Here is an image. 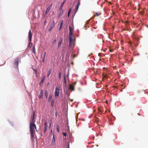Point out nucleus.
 <instances>
[{
	"instance_id": "obj_1",
	"label": "nucleus",
	"mask_w": 148,
	"mask_h": 148,
	"mask_svg": "<svg viewBox=\"0 0 148 148\" xmlns=\"http://www.w3.org/2000/svg\"><path fill=\"white\" fill-rule=\"evenodd\" d=\"M35 130L37 131L36 125L35 123H30V132L31 136V138L33 139L35 134Z\"/></svg>"
},
{
	"instance_id": "obj_2",
	"label": "nucleus",
	"mask_w": 148,
	"mask_h": 148,
	"mask_svg": "<svg viewBox=\"0 0 148 148\" xmlns=\"http://www.w3.org/2000/svg\"><path fill=\"white\" fill-rule=\"evenodd\" d=\"M70 29V33L69 34V48H73L74 47V45L73 44L72 42L73 40V33L72 32L73 29L71 28V26H69Z\"/></svg>"
},
{
	"instance_id": "obj_3",
	"label": "nucleus",
	"mask_w": 148,
	"mask_h": 148,
	"mask_svg": "<svg viewBox=\"0 0 148 148\" xmlns=\"http://www.w3.org/2000/svg\"><path fill=\"white\" fill-rule=\"evenodd\" d=\"M28 38L29 40V43L28 45V47L30 48L32 45V43L31 42L32 38V34L31 32V30H30L28 33Z\"/></svg>"
},
{
	"instance_id": "obj_4",
	"label": "nucleus",
	"mask_w": 148,
	"mask_h": 148,
	"mask_svg": "<svg viewBox=\"0 0 148 148\" xmlns=\"http://www.w3.org/2000/svg\"><path fill=\"white\" fill-rule=\"evenodd\" d=\"M59 89L58 87H56L55 88V90L54 92L55 96L57 98L59 95Z\"/></svg>"
},
{
	"instance_id": "obj_5",
	"label": "nucleus",
	"mask_w": 148,
	"mask_h": 148,
	"mask_svg": "<svg viewBox=\"0 0 148 148\" xmlns=\"http://www.w3.org/2000/svg\"><path fill=\"white\" fill-rule=\"evenodd\" d=\"M35 112H33L32 116L31 117V121L30 123H35Z\"/></svg>"
},
{
	"instance_id": "obj_6",
	"label": "nucleus",
	"mask_w": 148,
	"mask_h": 148,
	"mask_svg": "<svg viewBox=\"0 0 148 148\" xmlns=\"http://www.w3.org/2000/svg\"><path fill=\"white\" fill-rule=\"evenodd\" d=\"M43 90H40V92L38 96V98L39 99H42L43 97Z\"/></svg>"
},
{
	"instance_id": "obj_7",
	"label": "nucleus",
	"mask_w": 148,
	"mask_h": 148,
	"mask_svg": "<svg viewBox=\"0 0 148 148\" xmlns=\"http://www.w3.org/2000/svg\"><path fill=\"white\" fill-rule=\"evenodd\" d=\"M54 25H55V22H54V21H53L50 26V27L49 29V31H51Z\"/></svg>"
},
{
	"instance_id": "obj_8",
	"label": "nucleus",
	"mask_w": 148,
	"mask_h": 148,
	"mask_svg": "<svg viewBox=\"0 0 148 148\" xmlns=\"http://www.w3.org/2000/svg\"><path fill=\"white\" fill-rule=\"evenodd\" d=\"M18 59L16 58L15 60V63L14 64V65L17 68H18Z\"/></svg>"
},
{
	"instance_id": "obj_9",
	"label": "nucleus",
	"mask_w": 148,
	"mask_h": 148,
	"mask_svg": "<svg viewBox=\"0 0 148 148\" xmlns=\"http://www.w3.org/2000/svg\"><path fill=\"white\" fill-rule=\"evenodd\" d=\"M45 78H46V76H45V75L43 76V77L42 78V79L40 81V83H39V85H42L43 82H44V81L45 80Z\"/></svg>"
},
{
	"instance_id": "obj_10",
	"label": "nucleus",
	"mask_w": 148,
	"mask_h": 148,
	"mask_svg": "<svg viewBox=\"0 0 148 148\" xmlns=\"http://www.w3.org/2000/svg\"><path fill=\"white\" fill-rule=\"evenodd\" d=\"M52 4L51 3L47 8L45 12V14H47L49 11V10L51 8L52 6Z\"/></svg>"
},
{
	"instance_id": "obj_11",
	"label": "nucleus",
	"mask_w": 148,
	"mask_h": 148,
	"mask_svg": "<svg viewBox=\"0 0 148 148\" xmlns=\"http://www.w3.org/2000/svg\"><path fill=\"white\" fill-rule=\"evenodd\" d=\"M59 10H60V12H59V13L58 14V15L59 16H60L61 15H62V14L63 13V9H60V8H59Z\"/></svg>"
},
{
	"instance_id": "obj_12",
	"label": "nucleus",
	"mask_w": 148,
	"mask_h": 148,
	"mask_svg": "<svg viewBox=\"0 0 148 148\" xmlns=\"http://www.w3.org/2000/svg\"><path fill=\"white\" fill-rule=\"evenodd\" d=\"M47 123L46 122H45L44 123V126L43 127V130L44 132L45 133L47 130Z\"/></svg>"
},
{
	"instance_id": "obj_13",
	"label": "nucleus",
	"mask_w": 148,
	"mask_h": 148,
	"mask_svg": "<svg viewBox=\"0 0 148 148\" xmlns=\"http://www.w3.org/2000/svg\"><path fill=\"white\" fill-rule=\"evenodd\" d=\"M69 89L73 91L74 90V86L72 84H70L69 86Z\"/></svg>"
},
{
	"instance_id": "obj_14",
	"label": "nucleus",
	"mask_w": 148,
	"mask_h": 148,
	"mask_svg": "<svg viewBox=\"0 0 148 148\" xmlns=\"http://www.w3.org/2000/svg\"><path fill=\"white\" fill-rule=\"evenodd\" d=\"M52 95L51 94H50L49 96L48 101L50 102V101H52Z\"/></svg>"
},
{
	"instance_id": "obj_15",
	"label": "nucleus",
	"mask_w": 148,
	"mask_h": 148,
	"mask_svg": "<svg viewBox=\"0 0 148 148\" xmlns=\"http://www.w3.org/2000/svg\"><path fill=\"white\" fill-rule=\"evenodd\" d=\"M62 39L61 38L60 40L58 42V48L60 47L61 46V44L62 42Z\"/></svg>"
},
{
	"instance_id": "obj_16",
	"label": "nucleus",
	"mask_w": 148,
	"mask_h": 148,
	"mask_svg": "<svg viewBox=\"0 0 148 148\" xmlns=\"http://www.w3.org/2000/svg\"><path fill=\"white\" fill-rule=\"evenodd\" d=\"M79 5H80V2H78V3L77 5V7H76V10L75 12H76L77 11Z\"/></svg>"
},
{
	"instance_id": "obj_17",
	"label": "nucleus",
	"mask_w": 148,
	"mask_h": 148,
	"mask_svg": "<svg viewBox=\"0 0 148 148\" xmlns=\"http://www.w3.org/2000/svg\"><path fill=\"white\" fill-rule=\"evenodd\" d=\"M51 69H49L47 73V77H48L51 74Z\"/></svg>"
},
{
	"instance_id": "obj_18",
	"label": "nucleus",
	"mask_w": 148,
	"mask_h": 148,
	"mask_svg": "<svg viewBox=\"0 0 148 148\" xmlns=\"http://www.w3.org/2000/svg\"><path fill=\"white\" fill-rule=\"evenodd\" d=\"M65 1H66L65 0H64V1L60 5V9H62V7L64 5V4Z\"/></svg>"
},
{
	"instance_id": "obj_19",
	"label": "nucleus",
	"mask_w": 148,
	"mask_h": 148,
	"mask_svg": "<svg viewBox=\"0 0 148 148\" xmlns=\"http://www.w3.org/2000/svg\"><path fill=\"white\" fill-rule=\"evenodd\" d=\"M50 102H51V107H53L54 105V100H52V101H51Z\"/></svg>"
},
{
	"instance_id": "obj_20",
	"label": "nucleus",
	"mask_w": 148,
	"mask_h": 148,
	"mask_svg": "<svg viewBox=\"0 0 148 148\" xmlns=\"http://www.w3.org/2000/svg\"><path fill=\"white\" fill-rule=\"evenodd\" d=\"M63 21L62 20L61 22L60 23L59 29H60L62 27V26L63 25Z\"/></svg>"
},
{
	"instance_id": "obj_21",
	"label": "nucleus",
	"mask_w": 148,
	"mask_h": 148,
	"mask_svg": "<svg viewBox=\"0 0 148 148\" xmlns=\"http://www.w3.org/2000/svg\"><path fill=\"white\" fill-rule=\"evenodd\" d=\"M32 52L34 54H36V52H35V46H33V48L32 49Z\"/></svg>"
},
{
	"instance_id": "obj_22",
	"label": "nucleus",
	"mask_w": 148,
	"mask_h": 148,
	"mask_svg": "<svg viewBox=\"0 0 148 148\" xmlns=\"http://www.w3.org/2000/svg\"><path fill=\"white\" fill-rule=\"evenodd\" d=\"M56 129H57V131L58 132H59L60 128H59V126L58 125H57L56 126Z\"/></svg>"
},
{
	"instance_id": "obj_23",
	"label": "nucleus",
	"mask_w": 148,
	"mask_h": 148,
	"mask_svg": "<svg viewBox=\"0 0 148 148\" xmlns=\"http://www.w3.org/2000/svg\"><path fill=\"white\" fill-rule=\"evenodd\" d=\"M55 140L54 138V136L53 135V137L52 140V143H55Z\"/></svg>"
},
{
	"instance_id": "obj_24",
	"label": "nucleus",
	"mask_w": 148,
	"mask_h": 148,
	"mask_svg": "<svg viewBox=\"0 0 148 148\" xmlns=\"http://www.w3.org/2000/svg\"><path fill=\"white\" fill-rule=\"evenodd\" d=\"M45 96L46 97V98H47L48 96L47 93V91H46L45 93Z\"/></svg>"
},
{
	"instance_id": "obj_25",
	"label": "nucleus",
	"mask_w": 148,
	"mask_h": 148,
	"mask_svg": "<svg viewBox=\"0 0 148 148\" xmlns=\"http://www.w3.org/2000/svg\"><path fill=\"white\" fill-rule=\"evenodd\" d=\"M56 43V39H55L52 42V44L53 45L55 44Z\"/></svg>"
},
{
	"instance_id": "obj_26",
	"label": "nucleus",
	"mask_w": 148,
	"mask_h": 148,
	"mask_svg": "<svg viewBox=\"0 0 148 148\" xmlns=\"http://www.w3.org/2000/svg\"><path fill=\"white\" fill-rule=\"evenodd\" d=\"M34 71L35 72V73L36 75H37V71L36 69H34Z\"/></svg>"
},
{
	"instance_id": "obj_27",
	"label": "nucleus",
	"mask_w": 148,
	"mask_h": 148,
	"mask_svg": "<svg viewBox=\"0 0 148 148\" xmlns=\"http://www.w3.org/2000/svg\"><path fill=\"white\" fill-rule=\"evenodd\" d=\"M64 82L65 84V85H66V77H64Z\"/></svg>"
},
{
	"instance_id": "obj_28",
	"label": "nucleus",
	"mask_w": 148,
	"mask_h": 148,
	"mask_svg": "<svg viewBox=\"0 0 148 148\" xmlns=\"http://www.w3.org/2000/svg\"><path fill=\"white\" fill-rule=\"evenodd\" d=\"M63 135L65 136V137H66V133H65V132H63Z\"/></svg>"
},
{
	"instance_id": "obj_29",
	"label": "nucleus",
	"mask_w": 148,
	"mask_h": 148,
	"mask_svg": "<svg viewBox=\"0 0 148 148\" xmlns=\"http://www.w3.org/2000/svg\"><path fill=\"white\" fill-rule=\"evenodd\" d=\"M76 83V82H75L74 83H73L72 85H73V86H74L75 85Z\"/></svg>"
},
{
	"instance_id": "obj_30",
	"label": "nucleus",
	"mask_w": 148,
	"mask_h": 148,
	"mask_svg": "<svg viewBox=\"0 0 148 148\" xmlns=\"http://www.w3.org/2000/svg\"><path fill=\"white\" fill-rule=\"evenodd\" d=\"M58 115V112H56L55 113V116L56 117Z\"/></svg>"
},
{
	"instance_id": "obj_31",
	"label": "nucleus",
	"mask_w": 148,
	"mask_h": 148,
	"mask_svg": "<svg viewBox=\"0 0 148 148\" xmlns=\"http://www.w3.org/2000/svg\"><path fill=\"white\" fill-rule=\"evenodd\" d=\"M99 14H100L99 13H96L95 14V15H96L97 16H99Z\"/></svg>"
},
{
	"instance_id": "obj_32",
	"label": "nucleus",
	"mask_w": 148,
	"mask_h": 148,
	"mask_svg": "<svg viewBox=\"0 0 148 148\" xmlns=\"http://www.w3.org/2000/svg\"><path fill=\"white\" fill-rule=\"evenodd\" d=\"M59 77L60 78H61V73H60L59 74Z\"/></svg>"
},
{
	"instance_id": "obj_33",
	"label": "nucleus",
	"mask_w": 148,
	"mask_h": 148,
	"mask_svg": "<svg viewBox=\"0 0 148 148\" xmlns=\"http://www.w3.org/2000/svg\"><path fill=\"white\" fill-rule=\"evenodd\" d=\"M45 58V57H43V59H42V62H44Z\"/></svg>"
},
{
	"instance_id": "obj_34",
	"label": "nucleus",
	"mask_w": 148,
	"mask_h": 148,
	"mask_svg": "<svg viewBox=\"0 0 148 148\" xmlns=\"http://www.w3.org/2000/svg\"><path fill=\"white\" fill-rule=\"evenodd\" d=\"M71 9H70L68 11V13L69 14H70V13L71 12Z\"/></svg>"
},
{
	"instance_id": "obj_35",
	"label": "nucleus",
	"mask_w": 148,
	"mask_h": 148,
	"mask_svg": "<svg viewBox=\"0 0 148 148\" xmlns=\"http://www.w3.org/2000/svg\"><path fill=\"white\" fill-rule=\"evenodd\" d=\"M67 143L68 144V148H69V142H67Z\"/></svg>"
},
{
	"instance_id": "obj_36",
	"label": "nucleus",
	"mask_w": 148,
	"mask_h": 148,
	"mask_svg": "<svg viewBox=\"0 0 148 148\" xmlns=\"http://www.w3.org/2000/svg\"><path fill=\"white\" fill-rule=\"evenodd\" d=\"M46 54V52H44V56L43 57H45Z\"/></svg>"
},
{
	"instance_id": "obj_37",
	"label": "nucleus",
	"mask_w": 148,
	"mask_h": 148,
	"mask_svg": "<svg viewBox=\"0 0 148 148\" xmlns=\"http://www.w3.org/2000/svg\"><path fill=\"white\" fill-rule=\"evenodd\" d=\"M71 136H72L71 134H69V136L70 138H71Z\"/></svg>"
},
{
	"instance_id": "obj_38",
	"label": "nucleus",
	"mask_w": 148,
	"mask_h": 148,
	"mask_svg": "<svg viewBox=\"0 0 148 148\" xmlns=\"http://www.w3.org/2000/svg\"><path fill=\"white\" fill-rule=\"evenodd\" d=\"M69 13H68V17H69Z\"/></svg>"
},
{
	"instance_id": "obj_39",
	"label": "nucleus",
	"mask_w": 148,
	"mask_h": 148,
	"mask_svg": "<svg viewBox=\"0 0 148 148\" xmlns=\"http://www.w3.org/2000/svg\"><path fill=\"white\" fill-rule=\"evenodd\" d=\"M141 14H143V12L142 11L141 12Z\"/></svg>"
},
{
	"instance_id": "obj_40",
	"label": "nucleus",
	"mask_w": 148,
	"mask_h": 148,
	"mask_svg": "<svg viewBox=\"0 0 148 148\" xmlns=\"http://www.w3.org/2000/svg\"><path fill=\"white\" fill-rule=\"evenodd\" d=\"M71 101H73V99L71 100Z\"/></svg>"
},
{
	"instance_id": "obj_41",
	"label": "nucleus",
	"mask_w": 148,
	"mask_h": 148,
	"mask_svg": "<svg viewBox=\"0 0 148 148\" xmlns=\"http://www.w3.org/2000/svg\"><path fill=\"white\" fill-rule=\"evenodd\" d=\"M110 52H111V50H110Z\"/></svg>"
},
{
	"instance_id": "obj_42",
	"label": "nucleus",
	"mask_w": 148,
	"mask_h": 148,
	"mask_svg": "<svg viewBox=\"0 0 148 148\" xmlns=\"http://www.w3.org/2000/svg\"><path fill=\"white\" fill-rule=\"evenodd\" d=\"M110 52H111V50H110Z\"/></svg>"
}]
</instances>
